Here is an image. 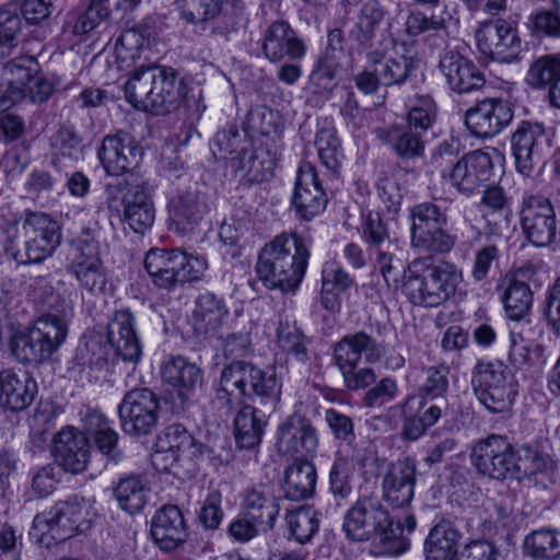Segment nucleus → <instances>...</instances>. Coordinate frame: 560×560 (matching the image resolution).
I'll use <instances>...</instances> for the list:
<instances>
[{"mask_svg":"<svg viewBox=\"0 0 560 560\" xmlns=\"http://www.w3.org/2000/svg\"><path fill=\"white\" fill-rule=\"evenodd\" d=\"M366 60L375 68L383 86L399 85L406 81L413 68L411 58L405 56L386 57L378 49L370 50Z\"/></svg>","mask_w":560,"mask_h":560,"instance_id":"43","label":"nucleus"},{"mask_svg":"<svg viewBox=\"0 0 560 560\" xmlns=\"http://www.w3.org/2000/svg\"><path fill=\"white\" fill-rule=\"evenodd\" d=\"M353 459L339 452L329 471V490L336 501L346 500L352 492Z\"/></svg>","mask_w":560,"mask_h":560,"instance_id":"52","label":"nucleus"},{"mask_svg":"<svg viewBox=\"0 0 560 560\" xmlns=\"http://www.w3.org/2000/svg\"><path fill=\"white\" fill-rule=\"evenodd\" d=\"M292 202L295 211L306 221L326 208V194L314 166L310 163L300 166L298 171Z\"/></svg>","mask_w":560,"mask_h":560,"instance_id":"31","label":"nucleus"},{"mask_svg":"<svg viewBox=\"0 0 560 560\" xmlns=\"http://www.w3.org/2000/svg\"><path fill=\"white\" fill-rule=\"evenodd\" d=\"M363 353L368 362L380 360L382 354L381 345L363 330L346 335L334 348L335 363L349 390L363 389L376 382L372 368H358Z\"/></svg>","mask_w":560,"mask_h":560,"instance_id":"10","label":"nucleus"},{"mask_svg":"<svg viewBox=\"0 0 560 560\" xmlns=\"http://www.w3.org/2000/svg\"><path fill=\"white\" fill-rule=\"evenodd\" d=\"M417 463L405 457L390 463L383 476V499L393 509H406L410 505L416 485Z\"/></svg>","mask_w":560,"mask_h":560,"instance_id":"27","label":"nucleus"},{"mask_svg":"<svg viewBox=\"0 0 560 560\" xmlns=\"http://www.w3.org/2000/svg\"><path fill=\"white\" fill-rule=\"evenodd\" d=\"M38 71V62L32 56H20L9 61L4 67V73L9 88L10 103H14L23 96L26 86L34 80Z\"/></svg>","mask_w":560,"mask_h":560,"instance_id":"45","label":"nucleus"},{"mask_svg":"<svg viewBox=\"0 0 560 560\" xmlns=\"http://www.w3.org/2000/svg\"><path fill=\"white\" fill-rule=\"evenodd\" d=\"M228 316L229 310L222 299L210 292L201 293L192 312L194 329L198 335L215 334Z\"/></svg>","mask_w":560,"mask_h":560,"instance_id":"40","label":"nucleus"},{"mask_svg":"<svg viewBox=\"0 0 560 560\" xmlns=\"http://www.w3.org/2000/svg\"><path fill=\"white\" fill-rule=\"evenodd\" d=\"M342 529L352 541H366L377 537L381 542L388 544L402 534L400 522H394L380 499L372 494L360 497L347 511Z\"/></svg>","mask_w":560,"mask_h":560,"instance_id":"7","label":"nucleus"},{"mask_svg":"<svg viewBox=\"0 0 560 560\" xmlns=\"http://www.w3.org/2000/svg\"><path fill=\"white\" fill-rule=\"evenodd\" d=\"M158 450L152 456L153 464L167 469L180 455L191 458L201 457L207 448L199 443L187 429L179 424L168 425L158 438Z\"/></svg>","mask_w":560,"mask_h":560,"instance_id":"26","label":"nucleus"},{"mask_svg":"<svg viewBox=\"0 0 560 560\" xmlns=\"http://www.w3.org/2000/svg\"><path fill=\"white\" fill-rule=\"evenodd\" d=\"M225 0H175V10L182 21L194 26L217 20L223 10Z\"/></svg>","mask_w":560,"mask_h":560,"instance_id":"44","label":"nucleus"},{"mask_svg":"<svg viewBox=\"0 0 560 560\" xmlns=\"http://www.w3.org/2000/svg\"><path fill=\"white\" fill-rule=\"evenodd\" d=\"M445 225L435 226L419 235L411 237V246L420 253L446 254L456 243V237L444 229Z\"/></svg>","mask_w":560,"mask_h":560,"instance_id":"55","label":"nucleus"},{"mask_svg":"<svg viewBox=\"0 0 560 560\" xmlns=\"http://www.w3.org/2000/svg\"><path fill=\"white\" fill-rule=\"evenodd\" d=\"M71 271L82 288L91 293H102L107 283V271L98 255L97 243L90 229H84L78 240V255L71 264Z\"/></svg>","mask_w":560,"mask_h":560,"instance_id":"24","label":"nucleus"},{"mask_svg":"<svg viewBox=\"0 0 560 560\" xmlns=\"http://www.w3.org/2000/svg\"><path fill=\"white\" fill-rule=\"evenodd\" d=\"M186 95V84L175 69L150 65L136 69L125 83V96L136 109L155 115L177 109Z\"/></svg>","mask_w":560,"mask_h":560,"instance_id":"3","label":"nucleus"},{"mask_svg":"<svg viewBox=\"0 0 560 560\" xmlns=\"http://www.w3.org/2000/svg\"><path fill=\"white\" fill-rule=\"evenodd\" d=\"M82 422L85 434L94 440L97 450L109 462L117 464L122 459V453L117 447L118 433L101 411L89 409Z\"/></svg>","mask_w":560,"mask_h":560,"instance_id":"39","label":"nucleus"},{"mask_svg":"<svg viewBox=\"0 0 560 560\" xmlns=\"http://www.w3.org/2000/svg\"><path fill=\"white\" fill-rule=\"evenodd\" d=\"M67 332V324L58 315H43L26 332L13 336L11 352L22 363L44 362L58 350Z\"/></svg>","mask_w":560,"mask_h":560,"instance_id":"11","label":"nucleus"},{"mask_svg":"<svg viewBox=\"0 0 560 560\" xmlns=\"http://www.w3.org/2000/svg\"><path fill=\"white\" fill-rule=\"evenodd\" d=\"M147 486L139 476L121 478L114 488V495L119 506L133 514L143 509L147 503Z\"/></svg>","mask_w":560,"mask_h":560,"instance_id":"47","label":"nucleus"},{"mask_svg":"<svg viewBox=\"0 0 560 560\" xmlns=\"http://www.w3.org/2000/svg\"><path fill=\"white\" fill-rule=\"evenodd\" d=\"M470 459L481 476L504 481L514 471V445L508 435L492 433L475 443Z\"/></svg>","mask_w":560,"mask_h":560,"instance_id":"16","label":"nucleus"},{"mask_svg":"<svg viewBox=\"0 0 560 560\" xmlns=\"http://www.w3.org/2000/svg\"><path fill=\"white\" fill-rule=\"evenodd\" d=\"M279 347L299 360H305L306 347L304 336L299 327L289 323L280 324L278 328Z\"/></svg>","mask_w":560,"mask_h":560,"instance_id":"63","label":"nucleus"},{"mask_svg":"<svg viewBox=\"0 0 560 560\" xmlns=\"http://www.w3.org/2000/svg\"><path fill=\"white\" fill-rule=\"evenodd\" d=\"M37 394L36 381L26 372L0 371V407L20 412L27 409Z\"/></svg>","mask_w":560,"mask_h":560,"instance_id":"36","label":"nucleus"},{"mask_svg":"<svg viewBox=\"0 0 560 560\" xmlns=\"http://www.w3.org/2000/svg\"><path fill=\"white\" fill-rule=\"evenodd\" d=\"M208 211L205 195L197 190L180 191L168 203L170 229L183 236L191 234Z\"/></svg>","mask_w":560,"mask_h":560,"instance_id":"30","label":"nucleus"},{"mask_svg":"<svg viewBox=\"0 0 560 560\" xmlns=\"http://www.w3.org/2000/svg\"><path fill=\"white\" fill-rule=\"evenodd\" d=\"M560 77V57L545 55L536 58L526 72L525 82L533 89H546Z\"/></svg>","mask_w":560,"mask_h":560,"instance_id":"51","label":"nucleus"},{"mask_svg":"<svg viewBox=\"0 0 560 560\" xmlns=\"http://www.w3.org/2000/svg\"><path fill=\"white\" fill-rule=\"evenodd\" d=\"M504 310L509 318L520 320L530 311L533 293L525 282L511 281L503 294Z\"/></svg>","mask_w":560,"mask_h":560,"instance_id":"53","label":"nucleus"},{"mask_svg":"<svg viewBox=\"0 0 560 560\" xmlns=\"http://www.w3.org/2000/svg\"><path fill=\"white\" fill-rule=\"evenodd\" d=\"M514 464L510 479L521 480L540 472L547 465V458L538 450L524 445L518 451L514 447Z\"/></svg>","mask_w":560,"mask_h":560,"instance_id":"58","label":"nucleus"},{"mask_svg":"<svg viewBox=\"0 0 560 560\" xmlns=\"http://www.w3.org/2000/svg\"><path fill=\"white\" fill-rule=\"evenodd\" d=\"M144 268L152 282L165 290L178 284L199 280L208 268L200 256L186 254L179 249H151L144 258Z\"/></svg>","mask_w":560,"mask_h":560,"instance_id":"12","label":"nucleus"},{"mask_svg":"<svg viewBox=\"0 0 560 560\" xmlns=\"http://www.w3.org/2000/svg\"><path fill=\"white\" fill-rule=\"evenodd\" d=\"M387 11L378 0H364L348 31L360 48H371L386 24Z\"/></svg>","mask_w":560,"mask_h":560,"instance_id":"37","label":"nucleus"},{"mask_svg":"<svg viewBox=\"0 0 560 560\" xmlns=\"http://www.w3.org/2000/svg\"><path fill=\"white\" fill-rule=\"evenodd\" d=\"M439 67L450 89L458 94L480 90L486 83L477 66L456 51H446Z\"/></svg>","mask_w":560,"mask_h":560,"instance_id":"33","label":"nucleus"},{"mask_svg":"<svg viewBox=\"0 0 560 560\" xmlns=\"http://www.w3.org/2000/svg\"><path fill=\"white\" fill-rule=\"evenodd\" d=\"M248 143L242 136L236 126H228L214 136L211 142V151L217 159H226L236 153L238 155L242 148H247Z\"/></svg>","mask_w":560,"mask_h":560,"instance_id":"59","label":"nucleus"},{"mask_svg":"<svg viewBox=\"0 0 560 560\" xmlns=\"http://www.w3.org/2000/svg\"><path fill=\"white\" fill-rule=\"evenodd\" d=\"M474 393L490 412H509L517 389L506 365L500 361H479L471 372Z\"/></svg>","mask_w":560,"mask_h":560,"instance_id":"13","label":"nucleus"},{"mask_svg":"<svg viewBox=\"0 0 560 560\" xmlns=\"http://www.w3.org/2000/svg\"><path fill=\"white\" fill-rule=\"evenodd\" d=\"M310 258V248L296 234H281L259 252L255 271L268 289L294 291L302 282Z\"/></svg>","mask_w":560,"mask_h":560,"instance_id":"2","label":"nucleus"},{"mask_svg":"<svg viewBox=\"0 0 560 560\" xmlns=\"http://www.w3.org/2000/svg\"><path fill=\"white\" fill-rule=\"evenodd\" d=\"M80 138L73 128L62 127L51 138V148L54 150L52 163L57 166V159L59 156L78 159L80 150Z\"/></svg>","mask_w":560,"mask_h":560,"instance_id":"62","label":"nucleus"},{"mask_svg":"<svg viewBox=\"0 0 560 560\" xmlns=\"http://www.w3.org/2000/svg\"><path fill=\"white\" fill-rule=\"evenodd\" d=\"M281 395V383L273 370H264L243 360L226 364L220 375L214 400L220 408L233 410L250 400L275 411Z\"/></svg>","mask_w":560,"mask_h":560,"instance_id":"1","label":"nucleus"},{"mask_svg":"<svg viewBox=\"0 0 560 560\" xmlns=\"http://www.w3.org/2000/svg\"><path fill=\"white\" fill-rule=\"evenodd\" d=\"M492 171L490 154L475 150L464 154L448 171H443L442 178L459 194L470 196L490 180Z\"/></svg>","mask_w":560,"mask_h":560,"instance_id":"21","label":"nucleus"},{"mask_svg":"<svg viewBox=\"0 0 560 560\" xmlns=\"http://www.w3.org/2000/svg\"><path fill=\"white\" fill-rule=\"evenodd\" d=\"M56 462L72 474L82 472L90 459V445L85 434L72 427L62 429L54 439Z\"/></svg>","mask_w":560,"mask_h":560,"instance_id":"34","label":"nucleus"},{"mask_svg":"<svg viewBox=\"0 0 560 560\" xmlns=\"http://www.w3.org/2000/svg\"><path fill=\"white\" fill-rule=\"evenodd\" d=\"M435 105L429 96L419 97L404 122L375 130L378 140L388 144L401 159L412 160L424 152L423 135L431 127Z\"/></svg>","mask_w":560,"mask_h":560,"instance_id":"9","label":"nucleus"},{"mask_svg":"<svg viewBox=\"0 0 560 560\" xmlns=\"http://www.w3.org/2000/svg\"><path fill=\"white\" fill-rule=\"evenodd\" d=\"M150 533L154 544L165 552L177 549L188 537L184 516L176 505H164L155 513Z\"/></svg>","mask_w":560,"mask_h":560,"instance_id":"35","label":"nucleus"},{"mask_svg":"<svg viewBox=\"0 0 560 560\" xmlns=\"http://www.w3.org/2000/svg\"><path fill=\"white\" fill-rule=\"evenodd\" d=\"M425 560H497L498 549L486 539L466 538L459 522L442 520L424 541Z\"/></svg>","mask_w":560,"mask_h":560,"instance_id":"6","label":"nucleus"},{"mask_svg":"<svg viewBox=\"0 0 560 560\" xmlns=\"http://www.w3.org/2000/svg\"><path fill=\"white\" fill-rule=\"evenodd\" d=\"M306 50L304 40L287 21H273L262 32L261 51L270 62L300 61Z\"/></svg>","mask_w":560,"mask_h":560,"instance_id":"25","label":"nucleus"},{"mask_svg":"<svg viewBox=\"0 0 560 560\" xmlns=\"http://www.w3.org/2000/svg\"><path fill=\"white\" fill-rule=\"evenodd\" d=\"M161 376L179 398L182 409L191 402L197 388L202 384L201 369L183 355L165 361L161 366Z\"/></svg>","mask_w":560,"mask_h":560,"instance_id":"29","label":"nucleus"},{"mask_svg":"<svg viewBox=\"0 0 560 560\" xmlns=\"http://www.w3.org/2000/svg\"><path fill=\"white\" fill-rule=\"evenodd\" d=\"M242 508L243 514L258 523L262 530L273 527L280 510L277 499L262 487L248 489L244 494Z\"/></svg>","mask_w":560,"mask_h":560,"instance_id":"42","label":"nucleus"},{"mask_svg":"<svg viewBox=\"0 0 560 560\" xmlns=\"http://www.w3.org/2000/svg\"><path fill=\"white\" fill-rule=\"evenodd\" d=\"M398 385L394 378L384 377L363 396L362 404L368 408H381L396 399Z\"/></svg>","mask_w":560,"mask_h":560,"instance_id":"64","label":"nucleus"},{"mask_svg":"<svg viewBox=\"0 0 560 560\" xmlns=\"http://www.w3.org/2000/svg\"><path fill=\"white\" fill-rule=\"evenodd\" d=\"M240 406L233 421L235 441L241 448H254L261 441L267 423V413L270 411L248 402H243Z\"/></svg>","mask_w":560,"mask_h":560,"instance_id":"38","label":"nucleus"},{"mask_svg":"<svg viewBox=\"0 0 560 560\" xmlns=\"http://www.w3.org/2000/svg\"><path fill=\"white\" fill-rule=\"evenodd\" d=\"M246 126L261 136L277 135L281 128V117L277 110L259 106L248 112Z\"/></svg>","mask_w":560,"mask_h":560,"instance_id":"60","label":"nucleus"},{"mask_svg":"<svg viewBox=\"0 0 560 560\" xmlns=\"http://www.w3.org/2000/svg\"><path fill=\"white\" fill-rule=\"evenodd\" d=\"M476 42L483 56L502 63L516 60L522 51L517 30L503 19L481 24L476 32Z\"/></svg>","mask_w":560,"mask_h":560,"instance_id":"18","label":"nucleus"},{"mask_svg":"<svg viewBox=\"0 0 560 560\" xmlns=\"http://www.w3.org/2000/svg\"><path fill=\"white\" fill-rule=\"evenodd\" d=\"M547 142L548 138L542 124L522 121L511 137L516 170L523 175H529L540 161Z\"/></svg>","mask_w":560,"mask_h":560,"instance_id":"28","label":"nucleus"},{"mask_svg":"<svg viewBox=\"0 0 560 560\" xmlns=\"http://www.w3.org/2000/svg\"><path fill=\"white\" fill-rule=\"evenodd\" d=\"M409 218L411 221V237L434 229L435 226L447 224L445 211H442L438 205L430 201L413 206L410 210Z\"/></svg>","mask_w":560,"mask_h":560,"instance_id":"54","label":"nucleus"},{"mask_svg":"<svg viewBox=\"0 0 560 560\" xmlns=\"http://www.w3.org/2000/svg\"><path fill=\"white\" fill-rule=\"evenodd\" d=\"M229 164L241 177L248 182H262L271 175V162L260 160L255 152L247 150V148H242L238 155L230 159Z\"/></svg>","mask_w":560,"mask_h":560,"instance_id":"50","label":"nucleus"},{"mask_svg":"<svg viewBox=\"0 0 560 560\" xmlns=\"http://www.w3.org/2000/svg\"><path fill=\"white\" fill-rule=\"evenodd\" d=\"M276 447L279 454L306 459L316 454L318 435L310 419L294 413L278 428Z\"/></svg>","mask_w":560,"mask_h":560,"instance_id":"22","label":"nucleus"},{"mask_svg":"<svg viewBox=\"0 0 560 560\" xmlns=\"http://www.w3.org/2000/svg\"><path fill=\"white\" fill-rule=\"evenodd\" d=\"M406 31L411 36L423 33L446 34L445 20L441 15L411 12L406 20Z\"/></svg>","mask_w":560,"mask_h":560,"instance_id":"61","label":"nucleus"},{"mask_svg":"<svg viewBox=\"0 0 560 560\" xmlns=\"http://www.w3.org/2000/svg\"><path fill=\"white\" fill-rule=\"evenodd\" d=\"M160 400L149 388L127 392L118 406L121 428L129 435H147L159 422Z\"/></svg>","mask_w":560,"mask_h":560,"instance_id":"17","label":"nucleus"},{"mask_svg":"<svg viewBox=\"0 0 560 560\" xmlns=\"http://www.w3.org/2000/svg\"><path fill=\"white\" fill-rule=\"evenodd\" d=\"M343 57L324 52L314 66L310 80L319 90H330L336 85V75L343 68Z\"/></svg>","mask_w":560,"mask_h":560,"instance_id":"57","label":"nucleus"},{"mask_svg":"<svg viewBox=\"0 0 560 560\" xmlns=\"http://www.w3.org/2000/svg\"><path fill=\"white\" fill-rule=\"evenodd\" d=\"M513 119V110L506 101L485 98L477 102L465 114V125L477 138H493Z\"/></svg>","mask_w":560,"mask_h":560,"instance_id":"23","label":"nucleus"},{"mask_svg":"<svg viewBox=\"0 0 560 560\" xmlns=\"http://www.w3.org/2000/svg\"><path fill=\"white\" fill-rule=\"evenodd\" d=\"M315 145L322 164L336 175L343 159V151L335 127H322L316 133Z\"/></svg>","mask_w":560,"mask_h":560,"instance_id":"46","label":"nucleus"},{"mask_svg":"<svg viewBox=\"0 0 560 560\" xmlns=\"http://www.w3.org/2000/svg\"><path fill=\"white\" fill-rule=\"evenodd\" d=\"M463 280V273L454 264L413 262L404 282V292L415 305L435 307L444 303Z\"/></svg>","mask_w":560,"mask_h":560,"instance_id":"5","label":"nucleus"},{"mask_svg":"<svg viewBox=\"0 0 560 560\" xmlns=\"http://www.w3.org/2000/svg\"><path fill=\"white\" fill-rule=\"evenodd\" d=\"M107 340L124 361L137 363L142 343L136 329V317L129 308L115 311L107 326Z\"/></svg>","mask_w":560,"mask_h":560,"instance_id":"32","label":"nucleus"},{"mask_svg":"<svg viewBox=\"0 0 560 560\" xmlns=\"http://www.w3.org/2000/svg\"><path fill=\"white\" fill-rule=\"evenodd\" d=\"M317 480L316 468L308 459H295L285 469L283 492L292 501L306 500L315 492Z\"/></svg>","mask_w":560,"mask_h":560,"instance_id":"41","label":"nucleus"},{"mask_svg":"<svg viewBox=\"0 0 560 560\" xmlns=\"http://www.w3.org/2000/svg\"><path fill=\"white\" fill-rule=\"evenodd\" d=\"M520 221L527 240L535 246H547L556 240L557 220L549 199L525 194L520 210Z\"/></svg>","mask_w":560,"mask_h":560,"instance_id":"19","label":"nucleus"},{"mask_svg":"<svg viewBox=\"0 0 560 560\" xmlns=\"http://www.w3.org/2000/svg\"><path fill=\"white\" fill-rule=\"evenodd\" d=\"M97 155L108 175L131 177L139 175L135 170L142 161L143 148L129 133L117 132L103 139Z\"/></svg>","mask_w":560,"mask_h":560,"instance_id":"20","label":"nucleus"},{"mask_svg":"<svg viewBox=\"0 0 560 560\" xmlns=\"http://www.w3.org/2000/svg\"><path fill=\"white\" fill-rule=\"evenodd\" d=\"M359 232L368 247V257L375 262L387 287L397 283L405 267L381 214L374 211L363 214Z\"/></svg>","mask_w":560,"mask_h":560,"instance_id":"14","label":"nucleus"},{"mask_svg":"<svg viewBox=\"0 0 560 560\" xmlns=\"http://www.w3.org/2000/svg\"><path fill=\"white\" fill-rule=\"evenodd\" d=\"M291 535L296 541L305 544L318 532L319 520L311 506H301L287 515Z\"/></svg>","mask_w":560,"mask_h":560,"instance_id":"56","label":"nucleus"},{"mask_svg":"<svg viewBox=\"0 0 560 560\" xmlns=\"http://www.w3.org/2000/svg\"><path fill=\"white\" fill-rule=\"evenodd\" d=\"M524 547L535 560H557L560 558V533L551 529L535 530L526 537Z\"/></svg>","mask_w":560,"mask_h":560,"instance_id":"48","label":"nucleus"},{"mask_svg":"<svg viewBox=\"0 0 560 560\" xmlns=\"http://www.w3.org/2000/svg\"><path fill=\"white\" fill-rule=\"evenodd\" d=\"M94 515L92 503L75 495L57 503L49 512L36 515L33 527L61 541L88 530Z\"/></svg>","mask_w":560,"mask_h":560,"instance_id":"15","label":"nucleus"},{"mask_svg":"<svg viewBox=\"0 0 560 560\" xmlns=\"http://www.w3.org/2000/svg\"><path fill=\"white\" fill-rule=\"evenodd\" d=\"M106 203L136 233H143L154 222V207L149 182L142 175L126 177L117 185L105 188Z\"/></svg>","mask_w":560,"mask_h":560,"instance_id":"8","label":"nucleus"},{"mask_svg":"<svg viewBox=\"0 0 560 560\" xmlns=\"http://www.w3.org/2000/svg\"><path fill=\"white\" fill-rule=\"evenodd\" d=\"M5 252L19 265L39 264L52 256L60 245L56 221L42 212H27L21 228L8 222Z\"/></svg>","mask_w":560,"mask_h":560,"instance_id":"4","label":"nucleus"},{"mask_svg":"<svg viewBox=\"0 0 560 560\" xmlns=\"http://www.w3.org/2000/svg\"><path fill=\"white\" fill-rule=\"evenodd\" d=\"M450 369L446 365L430 366L424 370V380L418 389L420 406L436 400L445 405V394L448 389Z\"/></svg>","mask_w":560,"mask_h":560,"instance_id":"49","label":"nucleus"}]
</instances>
